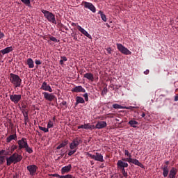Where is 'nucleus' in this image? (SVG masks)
Instances as JSON below:
<instances>
[{
  "mask_svg": "<svg viewBox=\"0 0 178 178\" xmlns=\"http://www.w3.org/2000/svg\"><path fill=\"white\" fill-rule=\"evenodd\" d=\"M22 154H17V152H15L14 154H11L10 157H6V164L8 166H10L11 164H16L17 163L21 162L22 160Z\"/></svg>",
  "mask_w": 178,
  "mask_h": 178,
  "instance_id": "1",
  "label": "nucleus"
},
{
  "mask_svg": "<svg viewBox=\"0 0 178 178\" xmlns=\"http://www.w3.org/2000/svg\"><path fill=\"white\" fill-rule=\"evenodd\" d=\"M9 80L12 85L14 86L15 88H17L22 86V80L17 74L10 73L9 75Z\"/></svg>",
  "mask_w": 178,
  "mask_h": 178,
  "instance_id": "2",
  "label": "nucleus"
},
{
  "mask_svg": "<svg viewBox=\"0 0 178 178\" xmlns=\"http://www.w3.org/2000/svg\"><path fill=\"white\" fill-rule=\"evenodd\" d=\"M82 143V139L76 137V138L73 139L72 143L70 144V148L71 149V150L74 151V153H76L79 145Z\"/></svg>",
  "mask_w": 178,
  "mask_h": 178,
  "instance_id": "3",
  "label": "nucleus"
},
{
  "mask_svg": "<svg viewBox=\"0 0 178 178\" xmlns=\"http://www.w3.org/2000/svg\"><path fill=\"white\" fill-rule=\"evenodd\" d=\"M42 13H44V16L47 19V20L53 24H56V20L55 19V15L54 13L47 11V10H42Z\"/></svg>",
  "mask_w": 178,
  "mask_h": 178,
  "instance_id": "4",
  "label": "nucleus"
},
{
  "mask_svg": "<svg viewBox=\"0 0 178 178\" xmlns=\"http://www.w3.org/2000/svg\"><path fill=\"white\" fill-rule=\"evenodd\" d=\"M88 157L92 158V159H95V161H97L98 162H104V156H102V154H99L98 152H96V154H91L88 153L87 154Z\"/></svg>",
  "mask_w": 178,
  "mask_h": 178,
  "instance_id": "5",
  "label": "nucleus"
},
{
  "mask_svg": "<svg viewBox=\"0 0 178 178\" xmlns=\"http://www.w3.org/2000/svg\"><path fill=\"white\" fill-rule=\"evenodd\" d=\"M117 49L118 51H120V52L122 53V54H131V51H129V49L125 47V46H123L122 44H117Z\"/></svg>",
  "mask_w": 178,
  "mask_h": 178,
  "instance_id": "6",
  "label": "nucleus"
},
{
  "mask_svg": "<svg viewBox=\"0 0 178 178\" xmlns=\"http://www.w3.org/2000/svg\"><path fill=\"white\" fill-rule=\"evenodd\" d=\"M52 92H43L42 94L45 100L49 101L50 102L54 100H57V97H56L54 94L51 93Z\"/></svg>",
  "mask_w": 178,
  "mask_h": 178,
  "instance_id": "7",
  "label": "nucleus"
},
{
  "mask_svg": "<svg viewBox=\"0 0 178 178\" xmlns=\"http://www.w3.org/2000/svg\"><path fill=\"white\" fill-rule=\"evenodd\" d=\"M26 142H27V139L25 138H22L21 139H19L17 140L18 149L22 150V149H25V150H26Z\"/></svg>",
  "mask_w": 178,
  "mask_h": 178,
  "instance_id": "8",
  "label": "nucleus"
},
{
  "mask_svg": "<svg viewBox=\"0 0 178 178\" xmlns=\"http://www.w3.org/2000/svg\"><path fill=\"white\" fill-rule=\"evenodd\" d=\"M83 4L84 8L86 9L90 10L92 13H96L97 9L95 6L92 4V3H90L89 1H83Z\"/></svg>",
  "mask_w": 178,
  "mask_h": 178,
  "instance_id": "9",
  "label": "nucleus"
},
{
  "mask_svg": "<svg viewBox=\"0 0 178 178\" xmlns=\"http://www.w3.org/2000/svg\"><path fill=\"white\" fill-rule=\"evenodd\" d=\"M26 169L29 172V174L31 175V176H35L38 168L37 165H29L26 167Z\"/></svg>",
  "mask_w": 178,
  "mask_h": 178,
  "instance_id": "10",
  "label": "nucleus"
},
{
  "mask_svg": "<svg viewBox=\"0 0 178 178\" xmlns=\"http://www.w3.org/2000/svg\"><path fill=\"white\" fill-rule=\"evenodd\" d=\"M10 100H11L14 104H19V101L22 100V95L20 94L10 95Z\"/></svg>",
  "mask_w": 178,
  "mask_h": 178,
  "instance_id": "11",
  "label": "nucleus"
},
{
  "mask_svg": "<svg viewBox=\"0 0 178 178\" xmlns=\"http://www.w3.org/2000/svg\"><path fill=\"white\" fill-rule=\"evenodd\" d=\"M128 163H126V161H123V159L122 161L119 160L117 163V168L118 169L121 170V172L124 168H128Z\"/></svg>",
  "mask_w": 178,
  "mask_h": 178,
  "instance_id": "12",
  "label": "nucleus"
},
{
  "mask_svg": "<svg viewBox=\"0 0 178 178\" xmlns=\"http://www.w3.org/2000/svg\"><path fill=\"white\" fill-rule=\"evenodd\" d=\"M40 89H43L45 92H53V89L51 88V86L48 85V82L44 81L43 83L42 84Z\"/></svg>",
  "mask_w": 178,
  "mask_h": 178,
  "instance_id": "13",
  "label": "nucleus"
},
{
  "mask_svg": "<svg viewBox=\"0 0 178 178\" xmlns=\"http://www.w3.org/2000/svg\"><path fill=\"white\" fill-rule=\"evenodd\" d=\"M77 29L79 30V31L81 32L83 35H86L88 38L92 39L91 34H89L88 32H87V31L85 30V29L81 27L80 25L77 26Z\"/></svg>",
  "mask_w": 178,
  "mask_h": 178,
  "instance_id": "14",
  "label": "nucleus"
},
{
  "mask_svg": "<svg viewBox=\"0 0 178 178\" xmlns=\"http://www.w3.org/2000/svg\"><path fill=\"white\" fill-rule=\"evenodd\" d=\"M72 92H86V89L83 88L82 86H75L74 88H72Z\"/></svg>",
  "mask_w": 178,
  "mask_h": 178,
  "instance_id": "15",
  "label": "nucleus"
},
{
  "mask_svg": "<svg viewBox=\"0 0 178 178\" xmlns=\"http://www.w3.org/2000/svg\"><path fill=\"white\" fill-rule=\"evenodd\" d=\"M107 126L106 121H99L96 125H94L95 129H104Z\"/></svg>",
  "mask_w": 178,
  "mask_h": 178,
  "instance_id": "16",
  "label": "nucleus"
},
{
  "mask_svg": "<svg viewBox=\"0 0 178 178\" xmlns=\"http://www.w3.org/2000/svg\"><path fill=\"white\" fill-rule=\"evenodd\" d=\"M78 129H95V125H91L90 123H85L84 124L82 125H79Z\"/></svg>",
  "mask_w": 178,
  "mask_h": 178,
  "instance_id": "17",
  "label": "nucleus"
},
{
  "mask_svg": "<svg viewBox=\"0 0 178 178\" xmlns=\"http://www.w3.org/2000/svg\"><path fill=\"white\" fill-rule=\"evenodd\" d=\"M72 168V166L71 164L67 165V166H63V168H61L62 175H65V173H69L70 171H71Z\"/></svg>",
  "mask_w": 178,
  "mask_h": 178,
  "instance_id": "18",
  "label": "nucleus"
},
{
  "mask_svg": "<svg viewBox=\"0 0 178 178\" xmlns=\"http://www.w3.org/2000/svg\"><path fill=\"white\" fill-rule=\"evenodd\" d=\"M130 161L135 165L140 166V168H142V169H144L145 168L144 165L142 164V163H140V161H139L138 159L131 158V159H130Z\"/></svg>",
  "mask_w": 178,
  "mask_h": 178,
  "instance_id": "19",
  "label": "nucleus"
},
{
  "mask_svg": "<svg viewBox=\"0 0 178 178\" xmlns=\"http://www.w3.org/2000/svg\"><path fill=\"white\" fill-rule=\"evenodd\" d=\"M177 168H172L171 170H170V172L168 178H175V176H177Z\"/></svg>",
  "mask_w": 178,
  "mask_h": 178,
  "instance_id": "20",
  "label": "nucleus"
},
{
  "mask_svg": "<svg viewBox=\"0 0 178 178\" xmlns=\"http://www.w3.org/2000/svg\"><path fill=\"white\" fill-rule=\"evenodd\" d=\"M124 154L128 158H122V161H125L126 162L131 163V159H132L131 154H129L128 150L124 151Z\"/></svg>",
  "mask_w": 178,
  "mask_h": 178,
  "instance_id": "21",
  "label": "nucleus"
},
{
  "mask_svg": "<svg viewBox=\"0 0 178 178\" xmlns=\"http://www.w3.org/2000/svg\"><path fill=\"white\" fill-rule=\"evenodd\" d=\"M17 140V136L16 135V133L14 134L13 135L8 136V137L6 138V143H10L11 140Z\"/></svg>",
  "mask_w": 178,
  "mask_h": 178,
  "instance_id": "22",
  "label": "nucleus"
},
{
  "mask_svg": "<svg viewBox=\"0 0 178 178\" xmlns=\"http://www.w3.org/2000/svg\"><path fill=\"white\" fill-rule=\"evenodd\" d=\"M113 108L115 109H132L133 107H123V106L118 104V103H115L113 104Z\"/></svg>",
  "mask_w": 178,
  "mask_h": 178,
  "instance_id": "23",
  "label": "nucleus"
},
{
  "mask_svg": "<svg viewBox=\"0 0 178 178\" xmlns=\"http://www.w3.org/2000/svg\"><path fill=\"white\" fill-rule=\"evenodd\" d=\"M13 51V49L12 46H10L9 47H6V49H1L0 51V53H2L3 55L6 54L8 53H10Z\"/></svg>",
  "mask_w": 178,
  "mask_h": 178,
  "instance_id": "24",
  "label": "nucleus"
},
{
  "mask_svg": "<svg viewBox=\"0 0 178 178\" xmlns=\"http://www.w3.org/2000/svg\"><path fill=\"white\" fill-rule=\"evenodd\" d=\"M79 104H85V99L81 96H76V106Z\"/></svg>",
  "mask_w": 178,
  "mask_h": 178,
  "instance_id": "25",
  "label": "nucleus"
},
{
  "mask_svg": "<svg viewBox=\"0 0 178 178\" xmlns=\"http://www.w3.org/2000/svg\"><path fill=\"white\" fill-rule=\"evenodd\" d=\"M163 170V176L165 177H168L169 175V168L166 165H164V167L161 168Z\"/></svg>",
  "mask_w": 178,
  "mask_h": 178,
  "instance_id": "26",
  "label": "nucleus"
},
{
  "mask_svg": "<svg viewBox=\"0 0 178 178\" xmlns=\"http://www.w3.org/2000/svg\"><path fill=\"white\" fill-rule=\"evenodd\" d=\"M26 63L29 68H34L35 67L34 61L33 59H31V58H28V60H26Z\"/></svg>",
  "mask_w": 178,
  "mask_h": 178,
  "instance_id": "27",
  "label": "nucleus"
},
{
  "mask_svg": "<svg viewBox=\"0 0 178 178\" xmlns=\"http://www.w3.org/2000/svg\"><path fill=\"white\" fill-rule=\"evenodd\" d=\"M83 77L88 79V80H90V81H94V76L92 73L84 74Z\"/></svg>",
  "mask_w": 178,
  "mask_h": 178,
  "instance_id": "28",
  "label": "nucleus"
},
{
  "mask_svg": "<svg viewBox=\"0 0 178 178\" xmlns=\"http://www.w3.org/2000/svg\"><path fill=\"white\" fill-rule=\"evenodd\" d=\"M69 143V140L67 139H65L63 142V143L59 144L58 146H57V149H61V147H65V145H67Z\"/></svg>",
  "mask_w": 178,
  "mask_h": 178,
  "instance_id": "29",
  "label": "nucleus"
},
{
  "mask_svg": "<svg viewBox=\"0 0 178 178\" xmlns=\"http://www.w3.org/2000/svg\"><path fill=\"white\" fill-rule=\"evenodd\" d=\"M26 151L29 154H32L33 152V150L30 146L29 145L28 140H26Z\"/></svg>",
  "mask_w": 178,
  "mask_h": 178,
  "instance_id": "30",
  "label": "nucleus"
},
{
  "mask_svg": "<svg viewBox=\"0 0 178 178\" xmlns=\"http://www.w3.org/2000/svg\"><path fill=\"white\" fill-rule=\"evenodd\" d=\"M129 124L133 128H136V125L138 124V122L131 120V121L129 122Z\"/></svg>",
  "mask_w": 178,
  "mask_h": 178,
  "instance_id": "31",
  "label": "nucleus"
},
{
  "mask_svg": "<svg viewBox=\"0 0 178 178\" xmlns=\"http://www.w3.org/2000/svg\"><path fill=\"white\" fill-rule=\"evenodd\" d=\"M99 15H100L102 19L103 20V22H106L107 18H106V15H104V13L102 11H99Z\"/></svg>",
  "mask_w": 178,
  "mask_h": 178,
  "instance_id": "32",
  "label": "nucleus"
},
{
  "mask_svg": "<svg viewBox=\"0 0 178 178\" xmlns=\"http://www.w3.org/2000/svg\"><path fill=\"white\" fill-rule=\"evenodd\" d=\"M54 122L51 121V120H49V121L48 122V124H47V129L48 130H49L50 128H54Z\"/></svg>",
  "mask_w": 178,
  "mask_h": 178,
  "instance_id": "33",
  "label": "nucleus"
},
{
  "mask_svg": "<svg viewBox=\"0 0 178 178\" xmlns=\"http://www.w3.org/2000/svg\"><path fill=\"white\" fill-rule=\"evenodd\" d=\"M67 59L66 58V56H61L60 57V65H63L65 61H67Z\"/></svg>",
  "mask_w": 178,
  "mask_h": 178,
  "instance_id": "34",
  "label": "nucleus"
},
{
  "mask_svg": "<svg viewBox=\"0 0 178 178\" xmlns=\"http://www.w3.org/2000/svg\"><path fill=\"white\" fill-rule=\"evenodd\" d=\"M21 2L24 3L27 6H31L30 0H21Z\"/></svg>",
  "mask_w": 178,
  "mask_h": 178,
  "instance_id": "35",
  "label": "nucleus"
},
{
  "mask_svg": "<svg viewBox=\"0 0 178 178\" xmlns=\"http://www.w3.org/2000/svg\"><path fill=\"white\" fill-rule=\"evenodd\" d=\"M39 129L40 130H42V131H44V133H49V130L47 128H44L43 127H41L40 125H39Z\"/></svg>",
  "mask_w": 178,
  "mask_h": 178,
  "instance_id": "36",
  "label": "nucleus"
},
{
  "mask_svg": "<svg viewBox=\"0 0 178 178\" xmlns=\"http://www.w3.org/2000/svg\"><path fill=\"white\" fill-rule=\"evenodd\" d=\"M122 176H123V178H124V177H125V178H127V177H128V173L127 172V171H126V170H125V168H122Z\"/></svg>",
  "mask_w": 178,
  "mask_h": 178,
  "instance_id": "37",
  "label": "nucleus"
},
{
  "mask_svg": "<svg viewBox=\"0 0 178 178\" xmlns=\"http://www.w3.org/2000/svg\"><path fill=\"white\" fill-rule=\"evenodd\" d=\"M6 162L5 156H0V164L2 165Z\"/></svg>",
  "mask_w": 178,
  "mask_h": 178,
  "instance_id": "38",
  "label": "nucleus"
},
{
  "mask_svg": "<svg viewBox=\"0 0 178 178\" xmlns=\"http://www.w3.org/2000/svg\"><path fill=\"white\" fill-rule=\"evenodd\" d=\"M57 26L59 27L60 29H61L62 27H64V29H65V30H68L67 27L65 26V25H63V24L60 23V22L57 24Z\"/></svg>",
  "mask_w": 178,
  "mask_h": 178,
  "instance_id": "39",
  "label": "nucleus"
},
{
  "mask_svg": "<svg viewBox=\"0 0 178 178\" xmlns=\"http://www.w3.org/2000/svg\"><path fill=\"white\" fill-rule=\"evenodd\" d=\"M106 92H108V88L106 87H104V88L103 89V90L102 92V96L104 97V95H106Z\"/></svg>",
  "mask_w": 178,
  "mask_h": 178,
  "instance_id": "40",
  "label": "nucleus"
},
{
  "mask_svg": "<svg viewBox=\"0 0 178 178\" xmlns=\"http://www.w3.org/2000/svg\"><path fill=\"white\" fill-rule=\"evenodd\" d=\"M18 146L17 145H15V144H13L12 146H11V152H13V151L16 150V149H17Z\"/></svg>",
  "mask_w": 178,
  "mask_h": 178,
  "instance_id": "41",
  "label": "nucleus"
},
{
  "mask_svg": "<svg viewBox=\"0 0 178 178\" xmlns=\"http://www.w3.org/2000/svg\"><path fill=\"white\" fill-rule=\"evenodd\" d=\"M83 97L85 98V100L88 102L89 100L88 94V92H85V94L83 95Z\"/></svg>",
  "mask_w": 178,
  "mask_h": 178,
  "instance_id": "42",
  "label": "nucleus"
},
{
  "mask_svg": "<svg viewBox=\"0 0 178 178\" xmlns=\"http://www.w3.org/2000/svg\"><path fill=\"white\" fill-rule=\"evenodd\" d=\"M22 114L24 115V118H27V116L29 115V113H28V111H26V110H24L22 111Z\"/></svg>",
  "mask_w": 178,
  "mask_h": 178,
  "instance_id": "43",
  "label": "nucleus"
},
{
  "mask_svg": "<svg viewBox=\"0 0 178 178\" xmlns=\"http://www.w3.org/2000/svg\"><path fill=\"white\" fill-rule=\"evenodd\" d=\"M29 122V115L24 118V124L25 126H27L28 123Z\"/></svg>",
  "mask_w": 178,
  "mask_h": 178,
  "instance_id": "44",
  "label": "nucleus"
},
{
  "mask_svg": "<svg viewBox=\"0 0 178 178\" xmlns=\"http://www.w3.org/2000/svg\"><path fill=\"white\" fill-rule=\"evenodd\" d=\"M75 154V150H72V149H70V150L68 152V156H72V154Z\"/></svg>",
  "mask_w": 178,
  "mask_h": 178,
  "instance_id": "45",
  "label": "nucleus"
},
{
  "mask_svg": "<svg viewBox=\"0 0 178 178\" xmlns=\"http://www.w3.org/2000/svg\"><path fill=\"white\" fill-rule=\"evenodd\" d=\"M49 39L52 42H58V39H56V38H55V37H49Z\"/></svg>",
  "mask_w": 178,
  "mask_h": 178,
  "instance_id": "46",
  "label": "nucleus"
},
{
  "mask_svg": "<svg viewBox=\"0 0 178 178\" xmlns=\"http://www.w3.org/2000/svg\"><path fill=\"white\" fill-rule=\"evenodd\" d=\"M106 51H108V54H111V53H112V49H111V47H108V48L106 49Z\"/></svg>",
  "mask_w": 178,
  "mask_h": 178,
  "instance_id": "47",
  "label": "nucleus"
},
{
  "mask_svg": "<svg viewBox=\"0 0 178 178\" xmlns=\"http://www.w3.org/2000/svg\"><path fill=\"white\" fill-rule=\"evenodd\" d=\"M35 63L36 65H41L42 61L40 60H35Z\"/></svg>",
  "mask_w": 178,
  "mask_h": 178,
  "instance_id": "48",
  "label": "nucleus"
},
{
  "mask_svg": "<svg viewBox=\"0 0 178 178\" xmlns=\"http://www.w3.org/2000/svg\"><path fill=\"white\" fill-rule=\"evenodd\" d=\"M3 37H5V34L2 33V32H0V39L3 38Z\"/></svg>",
  "mask_w": 178,
  "mask_h": 178,
  "instance_id": "49",
  "label": "nucleus"
},
{
  "mask_svg": "<svg viewBox=\"0 0 178 178\" xmlns=\"http://www.w3.org/2000/svg\"><path fill=\"white\" fill-rule=\"evenodd\" d=\"M65 178H73V175H65Z\"/></svg>",
  "mask_w": 178,
  "mask_h": 178,
  "instance_id": "50",
  "label": "nucleus"
},
{
  "mask_svg": "<svg viewBox=\"0 0 178 178\" xmlns=\"http://www.w3.org/2000/svg\"><path fill=\"white\" fill-rule=\"evenodd\" d=\"M144 73H145V74H149V70H145Z\"/></svg>",
  "mask_w": 178,
  "mask_h": 178,
  "instance_id": "51",
  "label": "nucleus"
},
{
  "mask_svg": "<svg viewBox=\"0 0 178 178\" xmlns=\"http://www.w3.org/2000/svg\"><path fill=\"white\" fill-rule=\"evenodd\" d=\"M53 177H57V178H60V175H58V173H54V175H53Z\"/></svg>",
  "mask_w": 178,
  "mask_h": 178,
  "instance_id": "52",
  "label": "nucleus"
},
{
  "mask_svg": "<svg viewBox=\"0 0 178 178\" xmlns=\"http://www.w3.org/2000/svg\"><path fill=\"white\" fill-rule=\"evenodd\" d=\"M61 104H63V106H67V102L66 101H63Z\"/></svg>",
  "mask_w": 178,
  "mask_h": 178,
  "instance_id": "53",
  "label": "nucleus"
},
{
  "mask_svg": "<svg viewBox=\"0 0 178 178\" xmlns=\"http://www.w3.org/2000/svg\"><path fill=\"white\" fill-rule=\"evenodd\" d=\"M59 178H66L65 175H59Z\"/></svg>",
  "mask_w": 178,
  "mask_h": 178,
  "instance_id": "54",
  "label": "nucleus"
},
{
  "mask_svg": "<svg viewBox=\"0 0 178 178\" xmlns=\"http://www.w3.org/2000/svg\"><path fill=\"white\" fill-rule=\"evenodd\" d=\"M145 113H142L141 118H145Z\"/></svg>",
  "mask_w": 178,
  "mask_h": 178,
  "instance_id": "55",
  "label": "nucleus"
},
{
  "mask_svg": "<svg viewBox=\"0 0 178 178\" xmlns=\"http://www.w3.org/2000/svg\"><path fill=\"white\" fill-rule=\"evenodd\" d=\"M169 164H170V161H165V165H169Z\"/></svg>",
  "mask_w": 178,
  "mask_h": 178,
  "instance_id": "56",
  "label": "nucleus"
},
{
  "mask_svg": "<svg viewBox=\"0 0 178 178\" xmlns=\"http://www.w3.org/2000/svg\"><path fill=\"white\" fill-rule=\"evenodd\" d=\"M175 101H178V95H176L175 97Z\"/></svg>",
  "mask_w": 178,
  "mask_h": 178,
  "instance_id": "57",
  "label": "nucleus"
},
{
  "mask_svg": "<svg viewBox=\"0 0 178 178\" xmlns=\"http://www.w3.org/2000/svg\"><path fill=\"white\" fill-rule=\"evenodd\" d=\"M119 177H120V178H124L123 174H122V175L120 174V175H119Z\"/></svg>",
  "mask_w": 178,
  "mask_h": 178,
  "instance_id": "58",
  "label": "nucleus"
},
{
  "mask_svg": "<svg viewBox=\"0 0 178 178\" xmlns=\"http://www.w3.org/2000/svg\"><path fill=\"white\" fill-rule=\"evenodd\" d=\"M4 152H5V150H1V151H0V155L2 154H3Z\"/></svg>",
  "mask_w": 178,
  "mask_h": 178,
  "instance_id": "59",
  "label": "nucleus"
},
{
  "mask_svg": "<svg viewBox=\"0 0 178 178\" xmlns=\"http://www.w3.org/2000/svg\"><path fill=\"white\" fill-rule=\"evenodd\" d=\"M74 40H77V37H76V36H74Z\"/></svg>",
  "mask_w": 178,
  "mask_h": 178,
  "instance_id": "60",
  "label": "nucleus"
},
{
  "mask_svg": "<svg viewBox=\"0 0 178 178\" xmlns=\"http://www.w3.org/2000/svg\"><path fill=\"white\" fill-rule=\"evenodd\" d=\"M115 121L118 122V121H119V120H118V118H115Z\"/></svg>",
  "mask_w": 178,
  "mask_h": 178,
  "instance_id": "61",
  "label": "nucleus"
},
{
  "mask_svg": "<svg viewBox=\"0 0 178 178\" xmlns=\"http://www.w3.org/2000/svg\"><path fill=\"white\" fill-rule=\"evenodd\" d=\"M55 120H56V118H53V120L55 121Z\"/></svg>",
  "mask_w": 178,
  "mask_h": 178,
  "instance_id": "62",
  "label": "nucleus"
},
{
  "mask_svg": "<svg viewBox=\"0 0 178 178\" xmlns=\"http://www.w3.org/2000/svg\"><path fill=\"white\" fill-rule=\"evenodd\" d=\"M72 25H76V24L75 23H72Z\"/></svg>",
  "mask_w": 178,
  "mask_h": 178,
  "instance_id": "63",
  "label": "nucleus"
},
{
  "mask_svg": "<svg viewBox=\"0 0 178 178\" xmlns=\"http://www.w3.org/2000/svg\"><path fill=\"white\" fill-rule=\"evenodd\" d=\"M174 178H177V177H176V175L174 176Z\"/></svg>",
  "mask_w": 178,
  "mask_h": 178,
  "instance_id": "64",
  "label": "nucleus"
}]
</instances>
